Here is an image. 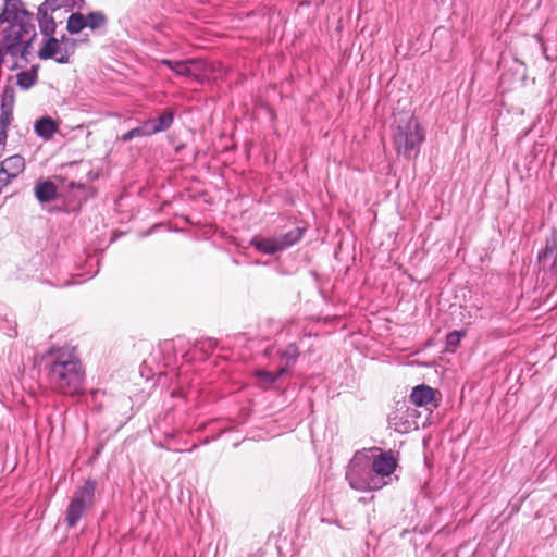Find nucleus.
<instances>
[{"label":"nucleus","instance_id":"dca6fc26","mask_svg":"<svg viewBox=\"0 0 557 557\" xmlns=\"http://www.w3.org/2000/svg\"><path fill=\"white\" fill-rule=\"evenodd\" d=\"M305 234V228L302 227H294L293 230L288 231L285 234H281L276 237L277 245L280 247V250H286L287 248L294 246L298 242L301 240Z\"/></svg>","mask_w":557,"mask_h":557},{"label":"nucleus","instance_id":"cd10ccee","mask_svg":"<svg viewBox=\"0 0 557 557\" xmlns=\"http://www.w3.org/2000/svg\"><path fill=\"white\" fill-rule=\"evenodd\" d=\"M23 3L21 0L14 1L13 4H11V16L14 14L13 17H16V13L20 12V7H22Z\"/></svg>","mask_w":557,"mask_h":557},{"label":"nucleus","instance_id":"a878e982","mask_svg":"<svg viewBox=\"0 0 557 557\" xmlns=\"http://www.w3.org/2000/svg\"><path fill=\"white\" fill-rule=\"evenodd\" d=\"M67 188L70 190L77 189L78 191H81L83 194V196H81L79 199H84V200L87 199V196L85 195V191L87 189V185L86 184H84V183H75V182L71 181L67 184Z\"/></svg>","mask_w":557,"mask_h":557},{"label":"nucleus","instance_id":"9d476101","mask_svg":"<svg viewBox=\"0 0 557 557\" xmlns=\"http://www.w3.org/2000/svg\"><path fill=\"white\" fill-rule=\"evenodd\" d=\"M435 397V389L429 385L421 384L412 388L410 400L418 407L431 404Z\"/></svg>","mask_w":557,"mask_h":557},{"label":"nucleus","instance_id":"412c9836","mask_svg":"<svg viewBox=\"0 0 557 557\" xmlns=\"http://www.w3.org/2000/svg\"><path fill=\"white\" fill-rule=\"evenodd\" d=\"M466 334L467 332L465 330L453 331L448 333L446 336L447 348L450 350L456 349L459 346L461 338L465 337Z\"/></svg>","mask_w":557,"mask_h":557},{"label":"nucleus","instance_id":"c756f323","mask_svg":"<svg viewBox=\"0 0 557 557\" xmlns=\"http://www.w3.org/2000/svg\"><path fill=\"white\" fill-rule=\"evenodd\" d=\"M272 351H273V348H267L265 349V355L267 356H271Z\"/></svg>","mask_w":557,"mask_h":557},{"label":"nucleus","instance_id":"b1692460","mask_svg":"<svg viewBox=\"0 0 557 557\" xmlns=\"http://www.w3.org/2000/svg\"><path fill=\"white\" fill-rule=\"evenodd\" d=\"M173 441H174V434L173 433H166L164 435L163 442H160L159 446L162 447V448H165L168 450L181 451L178 448L173 446Z\"/></svg>","mask_w":557,"mask_h":557},{"label":"nucleus","instance_id":"473e14b6","mask_svg":"<svg viewBox=\"0 0 557 557\" xmlns=\"http://www.w3.org/2000/svg\"><path fill=\"white\" fill-rule=\"evenodd\" d=\"M196 447H197V445H193V447L190 449H188L187 451H193Z\"/></svg>","mask_w":557,"mask_h":557},{"label":"nucleus","instance_id":"20e7f679","mask_svg":"<svg viewBox=\"0 0 557 557\" xmlns=\"http://www.w3.org/2000/svg\"><path fill=\"white\" fill-rule=\"evenodd\" d=\"M96 488L97 482L89 478L85 480L82 486L74 491L64 517L69 529L74 528L85 512L94 505Z\"/></svg>","mask_w":557,"mask_h":557},{"label":"nucleus","instance_id":"39448f33","mask_svg":"<svg viewBox=\"0 0 557 557\" xmlns=\"http://www.w3.org/2000/svg\"><path fill=\"white\" fill-rule=\"evenodd\" d=\"M173 120V111L165 109L159 116L144 120L138 126L124 133L120 139L123 143H127L137 137H148L153 134L164 132L171 127Z\"/></svg>","mask_w":557,"mask_h":557},{"label":"nucleus","instance_id":"6e6552de","mask_svg":"<svg viewBox=\"0 0 557 557\" xmlns=\"http://www.w3.org/2000/svg\"><path fill=\"white\" fill-rule=\"evenodd\" d=\"M25 170V160L21 154H13L0 161V172L10 183Z\"/></svg>","mask_w":557,"mask_h":557},{"label":"nucleus","instance_id":"2f4dec72","mask_svg":"<svg viewBox=\"0 0 557 557\" xmlns=\"http://www.w3.org/2000/svg\"><path fill=\"white\" fill-rule=\"evenodd\" d=\"M209 442H210V440L207 437V438L202 442V444H208Z\"/></svg>","mask_w":557,"mask_h":557},{"label":"nucleus","instance_id":"7ed1b4c3","mask_svg":"<svg viewBox=\"0 0 557 557\" xmlns=\"http://www.w3.org/2000/svg\"><path fill=\"white\" fill-rule=\"evenodd\" d=\"M346 480L351 488L359 492H370L382 488L386 482L372 470L370 450L357 451L349 461Z\"/></svg>","mask_w":557,"mask_h":557},{"label":"nucleus","instance_id":"0eeeda50","mask_svg":"<svg viewBox=\"0 0 557 557\" xmlns=\"http://www.w3.org/2000/svg\"><path fill=\"white\" fill-rule=\"evenodd\" d=\"M414 418H417V410L407 407L405 411L397 409L389 419L396 431L407 433L418 428Z\"/></svg>","mask_w":557,"mask_h":557},{"label":"nucleus","instance_id":"5701e85b","mask_svg":"<svg viewBox=\"0 0 557 557\" xmlns=\"http://www.w3.org/2000/svg\"><path fill=\"white\" fill-rule=\"evenodd\" d=\"M13 119L3 120V115L0 114V146H5L8 138V127L11 124Z\"/></svg>","mask_w":557,"mask_h":557},{"label":"nucleus","instance_id":"9b49d317","mask_svg":"<svg viewBox=\"0 0 557 557\" xmlns=\"http://www.w3.org/2000/svg\"><path fill=\"white\" fill-rule=\"evenodd\" d=\"M250 245L263 255H275L280 252V247L276 242V237H263V236H253L250 240Z\"/></svg>","mask_w":557,"mask_h":557},{"label":"nucleus","instance_id":"393cba45","mask_svg":"<svg viewBox=\"0 0 557 557\" xmlns=\"http://www.w3.org/2000/svg\"><path fill=\"white\" fill-rule=\"evenodd\" d=\"M175 73L180 74V75L187 74L188 76L194 77L195 79H197L200 83H205V82L209 81V78L207 76V72H181V71H177Z\"/></svg>","mask_w":557,"mask_h":557},{"label":"nucleus","instance_id":"f3484780","mask_svg":"<svg viewBox=\"0 0 557 557\" xmlns=\"http://www.w3.org/2000/svg\"><path fill=\"white\" fill-rule=\"evenodd\" d=\"M286 372V367H281L276 371L258 370L256 376L263 388H269Z\"/></svg>","mask_w":557,"mask_h":557},{"label":"nucleus","instance_id":"bb28decb","mask_svg":"<svg viewBox=\"0 0 557 557\" xmlns=\"http://www.w3.org/2000/svg\"><path fill=\"white\" fill-rule=\"evenodd\" d=\"M184 65H185V70H189L188 65H195L198 67V70H214L213 66L209 67L208 65L203 64L202 61L197 60V59H189L184 62Z\"/></svg>","mask_w":557,"mask_h":557},{"label":"nucleus","instance_id":"f257e3e1","mask_svg":"<svg viewBox=\"0 0 557 557\" xmlns=\"http://www.w3.org/2000/svg\"><path fill=\"white\" fill-rule=\"evenodd\" d=\"M47 360V376L53 389L71 396L82 391L85 372L74 349L51 350Z\"/></svg>","mask_w":557,"mask_h":557},{"label":"nucleus","instance_id":"423d86ee","mask_svg":"<svg viewBox=\"0 0 557 557\" xmlns=\"http://www.w3.org/2000/svg\"><path fill=\"white\" fill-rule=\"evenodd\" d=\"M537 261L544 272L557 278V234L545 240V246L537 253Z\"/></svg>","mask_w":557,"mask_h":557},{"label":"nucleus","instance_id":"a211bd4d","mask_svg":"<svg viewBox=\"0 0 557 557\" xmlns=\"http://www.w3.org/2000/svg\"><path fill=\"white\" fill-rule=\"evenodd\" d=\"M277 354L282 360L286 361L284 367L288 370V368L297 361L299 348L295 343H290L283 350H277Z\"/></svg>","mask_w":557,"mask_h":557},{"label":"nucleus","instance_id":"7c9ffc66","mask_svg":"<svg viewBox=\"0 0 557 557\" xmlns=\"http://www.w3.org/2000/svg\"><path fill=\"white\" fill-rule=\"evenodd\" d=\"M162 63L169 65V66H172V64L169 62V61H162Z\"/></svg>","mask_w":557,"mask_h":557},{"label":"nucleus","instance_id":"f8f14e48","mask_svg":"<svg viewBox=\"0 0 557 557\" xmlns=\"http://www.w3.org/2000/svg\"><path fill=\"white\" fill-rule=\"evenodd\" d=\"M58 129V124L48 115L38 119L34 125L36 135L46 140L50 139Z\"/></svg>","mask_w":557,"mask_h":557},{"label":"nucleus","instance_id":"f03ea898","mask_svg":"<svg viewBox=\"0 0 557 557\" xmlns=\"http://www.w3.org/2000/svg\"><path fill=\"white\" fill-rule=\"evenodd\" d=\"M424 138L423 129L412 114L395 120L393 144L398 154L408 160L416 158Z\"/></svg>","mask_w":557,"mask_h":557},{"label":"nucleus","instance_id":"aec40b11","mask_svg":"<svg viewBox=\"0 0 557 557\" xmlns=\"http://www.w3.org/2000/svg\"><path fill=\"white\" fill-rule=\"evenodd\" d=\"M38 72H17L16 84L22 89L30 88L37 82Z\"/></svg>","mask_w":557,"mask_h":557},{"label":"nucleus","instance_id":"1a4fd4ad","mask_svg":"<svg viewBox=\"0 0 557 557\" xmlns=\"http://www.w3.org/2000/svg\"><path fill=\"white\" fill-rule=\"evenodd\" d=\"M372 470L383 480L389 476L397 467V461L391 451L379 454L373 460L371 459Z\"/></svg>","mask_w":557,"mask_h":557},{"label":"nucleus","instance_id":"c85d7f7f","mask_svg":"<svg viewBox=\"0 0 557 557\" xmlns=\"http://www.w3.org/2000/svg\"><path fill=\"white\" fill-rule=\"evenodd\" d=\"M10 182L5 180V177L2 175V172H0V193L3 190L5 186H8Z\"/></svg>","mask_w":557,"mask_h":557},{"label":"nucleus","instance_id":"2eb2a0df","mask_svg":"<svg viewBox=\"0 0 557 557\" xmlns=\"http://www.w3.org/2000/svg\"><path fill=\"white\" fill-rule=\"evenodd\" d=\"M15 100L14 87L7 85L3 88L1 100H0V114L3 115V120L13 119V107Z\"/></svg>","mask_w":557,"mask_h":557},{"label":"nucleus","instance_id":"4be33fe9","mask_svg":"<svg viewBox=\"0 0 557 557\" xmlns=\"http://www.w3.org/2000/svg\"><path fill=\"white\" fill-rule=\"evenodd\" d=\"M85 18L86 27H89L91 29L99 28L106 23V16L98 12L89 13L85 16Z\"/></svg>","mask_w":557,"mask_h":557},{"label":"nucleus","instance_id":"4468645a","mask_svg":"<svg viewBox=\"0 0 557 557\" xmlns=\"http://www.w3.org/2000/svg\"><path fill=\"white\" fill-rule=\"evenodd\" d=\"M60 42L55 38H50L46 41L45 46L39 50V57L41 59L53 58L60 63H66L67 57H65L61 50Z\"/></svg>","mask_w":557,"mask_h":557},{"label":"nucleus","instance_id":"ddd939ff","mask_svg":"<svg viewBox=\"0 0 557 557\" xmlns=\"http://www.w3.org/2000/svg\"><path fill=\"white\" fill-rule=\"evenodd\" d=\"M35 197L39 202H49L55 199L58 194L57 185L47 180L44 182H39L35 185L34 188Z\"/></svg>","mask_w":557,"mask_h":557},{"label":"nucleus","instance_id":"6ab92c4d","mask_svg":"<svg viewBox=\"0 0 557 557\" xmlns=\"http://www.w3.org/2000/svg\"><path fill=\"white\" fill-rule=\"evenodd\" d=\"M86 27V18L82 13H73L67 20V30L71 34L79 33Z\"/></svg>","mask_w":557,"mask_h":557}]
</instances>
